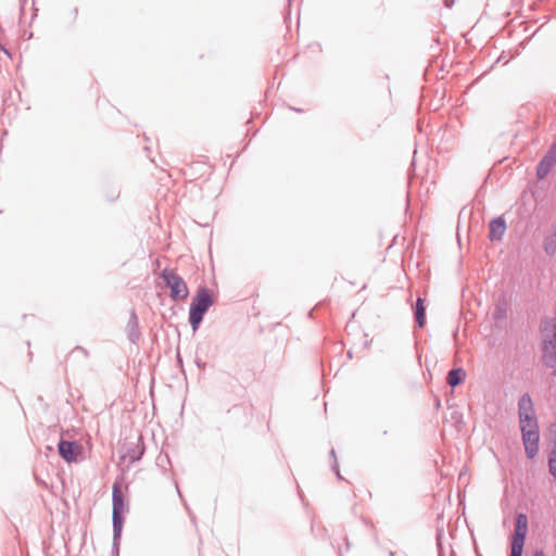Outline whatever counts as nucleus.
<instances>
[{
    "label": "nucleus",
    "instance_id": "0eeeda50",
    "mask_svg": "<svg viewBox=\"0 0 556 556\" xmlns=\"http://www.w3.org/2000/svg\"><path fill=\"white\" fill-rule=\"evenodd\" d=\"M113 522L115 531H121L123 518L122 515L125 510V503L123 493L121 490V485L118 483H114L113 485Z\"/></svg>",
    "mask_w": 556,
    "mask_h": 556
},
{
    "label": "nucleus",
    "instance_id": "f03ea898",
    "mask_svg": "<svg viewBox=\"0 0 556 556\" xmlns=\"http://www.w3.org/2000/svg\"><path fill=\"white\" fill-rule=\"evenodd\" d=\"M162 278L170 289V298L174 301L185 300L189 295V290L185 280L174 270L165 268L162 271Z\"/></svg>",
    "mask_w": 556,
    "mask_h": 556
},
{
    "label": "nucleus",
    "instance_id": "9b49d317",
    "mask_svg": "<svg viewBox=\"0 0 556 556\" xmlns=\"http://www.w3.org/2000/svg\"><path fill=\"white\" fill-rule=\"evenodd\" d=\"M465 377H466V374H465L464 369H462V368L453 369L447 375V383L451 387H456L464 381Z\"/></svg>",
    "mask_w": 556,
    "mask_h": 556
},
{
    "label": "nucleus",
    "instance_id": "6e6552de",
    "mask_svg": "<svg viewBox=\"0 0 556 556\" xmlns=\"http://www.w3.org/2000/svg\"><path fill=\"white\" fill-rule=\"evenodd\" d=\"M556 164V147L553 148L539 163L536 168V176L539 179H543L551 172L553 166Z\"/></svg>",
    "mask_w": 556,
    "mask_h": 556
},
{
    "label": "nucleus",
    "instance_id": "39448f33",
    "mask_svg": "<svg viewBox=\"0 0 556 556\" xmlns=\"http://www.w3.org/2000/svg\"><path fill=\"white\" fill-rule=\"evenodd\" d=\"M543 351L544 358L549 362H556V324L547 323L543 330Z\"/></svg>",
    "mask_w": 556,
    "mask_h": 556
},
{
    "label": "nucleus",
    "instance_id": "f257e3e1",
    "mask_svg": "<svg viewBox=\"0 0 556 556\" xmlns=\"http://www.w3.org/2000/svg\"><path fill=\"white\" fill-rule=\"evenodd\" d=\"M212 304L213 299L211 292L206 288L199 289L190 305L189 319L193 330H197L204 314Z\"/></svg>",
    "mask_w": 556,
    "mask_h": 556
},
{
    "label": "nucleus",
    "instance_id": "20e7f679",
    "mask_svg": "<svg viewBox=\"0 0 556 556\" xmlns=\"http://www.w3.org/2000/svg\"><path fill=\"white\" fill-rule=\"evenodd\" d=\"M528 532V519L523 514H519L516 518L515 532L511 540L510 556H522L526 535Z\"/></svg>",
    "mask_w": 556,
    "mask_h": 556
},
{
    "label": "nucleus",
    "instance_id": "9d476101",
    "mask_svg": "<svg viewBox=\"0 0 556 556\" xmlns=\"http://www.w3.org/2000/svg\"><path fill=\"white\" fill-rule=\"evenodd\" d=\"M506 231V223L503 218L498 217L490 223V238L491 240H501Z\"/></svg>",
    "mask_w": 556,
    "mask_h": 556
},
{
    "label": "nucleus",
    "instance_id": "ddd939ff",
    "mask_svg": "<svg viewBox=\"0 0 556 556\" xmlns=\"http://www.w3.org/2000/svg\"><path fill=\"white\" fill-rule=\"evenodd\" d=\"M533 556H544V554L542 552H535Z\"/></svg>",
    "mask_w": 556,
    "mask_h": 556
},
{
    "label": "nucleus",
    "instance_id": "423d86ee",
    "mask_svg": "<svg viewBox=\"0 0 556 556\" xmlns=\"http://www.w3.org/2000/svg\"><path fill=\"white\" fill-rule=\"evenodd\" d=\"M60 456L67 463L78 462L83 457V445L74 441L61 440L58 445Z\"/></svg>",
    "mask_w": 556,
    "mask_h": 556
},
{
    "label": "nucleus",
    "instance_id": "7ed1b4c3",
    "mask_svg": "<svg viewBox=\"0 0 556 556\" xmlns=\"http://www.w3.org/2000/svg\"><path fill=\"white\" fill-rule=\"evenodd\" d=\"M519 418L522 434L527 432H539V427L533 415L532 402L528 395L519 401Z\"/></svg>",
    "mask_w": 556,
    "mask_h": 556
},
{
    "label": "nucleus",
    "instance_id": "1a4fd4ad",
    "mask_svg": "<svg viewBox=\"0 0 556 556\" xmlns=\"http://www.w3.org/2000/svg\"><path fill=\"white\" fill-rule=\"evenodd\" d=\"M526 454L533 458L539 452V432H527L522 434Z\"/></svg>",
    "mask_w": 556,
    "mask_h": 556
},
{
    "label": "nucleus",
    "instance_id": "f8f14e48",
    "mask_svg": "<svg viewBox=\"0 0 556 556\" xmlns=\"http://www.w3.org/2000/svg\"><path fill=\"white\" fill-rule=\"evenodd\" d=\"M416 320L419 327L425 325V306L422 299H418L416 302Z\"/></svg>",
    "mask_w": 556,
    "mask_h": 556
}]
</instances>
